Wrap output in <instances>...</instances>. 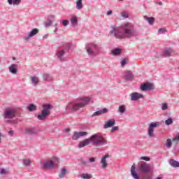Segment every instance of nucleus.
Masks as SVG:
<instances>
[{"mask_svg":"<svg viewBox=\"0 0 179 179\" xmlns=\"http://www.w3.org/2000/svg\"><path fill=\"white\" fill-rule=\"evenodd\" d=\"M166 31H167V30L164 28H160L159 30H158V33L159 34H163V33H166Z\"/></svg>","mask_w":179,"mask_h":179,"instance_id":"c03bdc74","label":"nucleus"},{"mask_svg":"<svg viewBox=\"0 0 179 179\" xmlns=\"http://www.w3.org/2000/svg\"><path fill=\"white\" fill-rule=\"evenodd\" d=\"M22 2V0H14L13 5H19Z\"/></svg>","mask_w":179,"mask_h":179,"instance_id":"49530a36","label":"nucleus"},{"mask_svg":"<svg viewBox=\"0 0 179 179\" xmlns=\"http://www.w3.org/2000/svg\"><path fill=\"white\" fill-rule=\"evenodd\" d=\"M14 134H15V131H13V130H10L8 131V135L10 136H13Z\"/></svg>","mask_w":179,"mask_h":179,"instance_id":"864d4df0","label":"nucleus"},{"mask_svg":"<svg viewBox=\"0 0 179 179\" xmlns=\"http://www.w3.org/2000/svg\"><path fill=\"white\" fill-rule=\"evenodd\" d=\"M77 134L78 135V138H81L82 136H86L87 135V132L86 131H80L77 132Z\"/></svg>","mask_w":179,"mask_h":179,"instance_id":"c9c22d12","label":"nucleus"},{"mask_svg":"<svg viewBox=\"0 0 179 179\" xmlns=\"http://www.w3.org/2000/svg\"><path fill=\"white\" fill-rule=\"evenodd\" d=\"M27 108H28V111H30V112L36 111V110H37V106H36L34 103H29L27 106Z\"/></svg>","mask_w":179,"mask_h":179,"instance_id":"393cba45","label":"nucleus"},{"mask_svg":"<svg viewBox=\"0 0 179 179\" xmlns=\"http://www.w3.org/2000/svg\"><path fill=\"white\" fill-rule=\"evenodd\" d=\"M85 48L89 57L94 58V57H96V51L99 50V46L94 43H87Z\"/></svg>","mask_w":179,"mask_h":179,"instance_id":"423d86ee","label":"nucleus"},{"mask_svg":"<svg viewBox=\"0 0 179 179\" xmlns=\"http://www.w3.org/2000/svg\"><path fill=\"white\" fill-rule=\"evenodd\" d=\"M15 0H8V4L9 5H13V1H14Z\"/></svg>","mask_w":179,"mask_h":179,"instance_id":"6e6d98bb","label":"nucleus"},{"mask_svg":"<svg viewBox=\"0 0 179 179\" xmlns=\"http://www.w3.org/2000/svg\"><path fill=\"white\" fill-rule=\"evenodd\" d=\"M9 72L12 75H16L17 73V64H11L9 67Z\"/></svg>","mask_w":179,"mask_h":179,"instance_id":"f3484780","label":"nucleus"},{"mask_svg":"<svg viewBox=\"0 0 179 179\" xmlns=\"http://www.w3.org/2000/svg\"><path fill=\"white\" fill-rule=\"evenodd\" d=\"M15 117H16V112L15 110L10 109H6L4 110V120H12Z\"/></svg>","mask_w":179,"mask_h":179,"instance_id":"1a4fd4ad","label":"nucleus"},{"mask_svg":"<svg viewBox=\"0 0 179 179\" xmlns=\"http://www.w3.org/2000/svg\"><path fill=\"white\" fill-rule=\"evenodd\" d=\"M76 8L78 10H80V9H83V3H82V0H78L76 1Z\"/></svg>","mask_w":179,"mask_h":179,"instance_id":"a878e982","label":"nucleus"},{"mask_svg":"<svg viewBox=\"0 0 179 179\" xmlns=\"http://www.w3.org/2000/svg\"><path fill=\"white\" fill-rule=\"evenodd\" d=\"M155 179H163V177H157Z\"/></svg>","mask_w":179,"mask_h":179,"instance_id":"680f3d73","label":"nucleus"},{"mask_svg":"<svg viewBox=\"0 0 179 179\" xmlns=\"http://www.w3.org/2000/svg\"><path fill=\"white\" fill-rule=\"evenodd\" d=\"M157 5H159L160 6H162V5H163V2L159 1V2H156L155 3Z\"/></svg>","mask_w":179,"mask_h":179,"instance_id":"4d7b16f0","label":"nucleus"},{"mask_svg":"<svg viewBox=\"0 0 179 179\" xmlns=\"http://www.w3.org/2000/svg\"><path fill=\"white\" fill-rule=\"evenodd\" d=\"M171 139H170V138H168L167 140H166V148H168V149H170V148H171Z\"/></svg>","mask_w":179,"mask_h":179,"instance_id":"4c0bfd02","label":"nucleus"},{"mask_svg":"<svg viewBox=\"0 0 179 179\" xmlns=\"http://www.w3.org/2000/svg\"><path fill=\"white\" fill-rule=\"evenodd\" d=\"M160 122H152L148 126V135L150 138L153 136V134L155 133V128H157V127H160Z\"/></svg>","mask_w":179,"mask_h":179,"instance_id":"6e6552de","label":"nucleus"},{"mask_svg":"<svg viewBox=\"0 0 179 179\" xmlns=\"http://www.w3.org/2000/svg\"><path fill=\"white\" fill-rule=\"evenodd\" d=\"M144 19H145V20H147V22H148V23H149V24H150V26H153V24H155V17H148V16L145 15Z\"/></svg>","mask_w":179,"mask_h":179,"instance_id":"412c9836","label":"nucleus"},{"mask_svg":"<svg viewBox=\"0 0 179 179\" xmlns=\"http://www.w3.org/2000/svg\"><path fill=\"white\" fill-rule=\"evenodd\" d=\"M112 14H113V10H109L106 13L107 16H110V15H112Z\"/></svg>","mask_w":179,"mask_h":179,"instance_id":"5fc2aeb1","label":"nucleus"},{"mask_svg":"<svg viewBox=\"0 0 179 179\" xmlns=\"http://www.w3.org/2000/svg\"><path fill=\"white\" fill-rule=\"evenodd\" d=\"M0 174L1 175L6 174V170L5 169H1L0 171Z\"/></svg>","mask_w":179,"mask_h":179,"instance_id":"8fccbe9b","label":"nucleus"},{"mask_svg":"<svg viewBox=\"0 0 179 179\" xmlns=\"http://www.w3.org/2000/svg\"><path fill=\"white\" fill-rule=\"evenodd\" d=\"M118 129H120V127L118 126H115L112 127L111 131H118Z\"/></svg>","mask_w":179,"mask_h":179,"instance_id":"de8ad7c7","label":"nucleus"},{"mask_svg":"<svg viewBox=\"0 0 179 179\" xmlns=\"http://www.w3.org/2000/svg\"><path fill=\"white\" fill-rule=\"evenodd\" d=\"M48 38V34H45V35H44L43 37V38L44 40H45V38Z\"/></svg>","mask_w":179,"mask_h":179,"instance_id":"13d9d810","label":"nucleus"},{"mask_svg":"<svg viewBox=\"0 0 179 179\" xmlns=\"http://www.w3.org/2000/svg\"><path fill=\"white\" fill-rule=\"evenodd\" d=\"M1 136H2V133H0V143H1Z\"/></svg>","mask_w":179,"mask_h":179,"instance_id":"0e129e2a","label":"nucleus"},{"mask_svg":"<svg viewBox=\"0 0 179 179\" xmlns=\"http://www.w3.org/2000/svg\"><path fill=\"white\" fill-rule=\"evenodd\" d=\"M122 17H124V19H128V17H129V15H128V13L123 11L122 13Z\"/></svg>","mask_w":179,"mask_h":179,"instance_id":"79ce46f5","label":"nucleus"},{"mask_svg":"<svg viewBox=\"0 0 179 179\" xmlns=\"http://www.w3.org/2000/svg\"><path fill=\"white\" fill-rule=\"evenodd\" d=\"M138 160H144L145 162H150V157H141L138 158Z\"/></svg>","mask_w":179,"mask_h":179,"instance_id":"58836bf2","label":"nucleus"},{"mask_svg":"<svg viewBox=\"0 0 179 179\" xmlns=\"http://www.w3.org/2000/svg\"><path fill=\"white\" fill-rule=\"evenodd\" d=\"M72 139L73 141H78V139H79V136L77 131H75L74 134H73Z\"/></svg>","mask_w":179,"mask_h":179,"instance_id":"f704fd0d","label":"nucleus"},{"mask_svg":"<svg viewBox=\"0 0 179 179\" xmlns=\"http://www.w3.org/2000/svg\"><path fill=\"white\" fill-rule=\"evenodd\" d=\"M65 54L66 53L64 50H60L56 52V56L59 59V61H62V62L65 61V59H64V55H65Z\"/></svg>","mask_w":179,"mask_h":179,"instance_id":"2eb2a0df","label":"nucleus"},{"mask_svg":"<svg viewBox=\"0 0 179 179\" xmlns=\"http://www.w3.org/2000/svg\"><path fill=\"white\" fill-rule=\"evenodd\" d=\"M31 82H32L33 85H35V86H36V85H38L40 80H38V78L34 76L31 78Z\"/></svg>","mask_w":179,"mask_h":179,"instance_id":"c85d7f7f","label":"nucleus"},{"mask_svg":"<svg viewBox=\"0 0 179 179\" xmlns=\"http://www.w3.org/2000/svg\"><path fill=\"white\" fill-rule=\"evenodd\" d=\"M38 29L37 28H34L33 29L27 36H25L24 38V40H25V41H27V40H29V38H31V37H34V36H36V34H38Z\"/></svg>","mask_w":179,"mask_h":179,"instance_id":"9b49d317","label":"nucleus"},{"mask_svg":"<svg viewBox=\"0 0 179 179\" xmlns=\"http://www.w3.org/2000/svg\"><path fill=\"white\" fill-rule=\"evenodd\" d=\"M154 89L155 86L150 83H145L141 85V90L142 92H150V90H153Z\"/></svg>","mask_w":179,"mask_h":179,"instance_id":"9d476101","label":"nucleus"},{"mask_svg":"<svg viewBox=\"0 0 179 179\" xmlns=\"http://www.w3.org/2000/svg\"><path fill=\"white\" fill-rule=\"evenodd\" d=\"M127 64V59H123L120 63L121 66H124Z\"/></svg>","mask_w":179,"mask_h":179,"instance_id":"a18cd8bd","label":"nucleus"},{"mask_svg":"<svg viewBox=\"0 0 179 179\" xmlns=\"http://www.w3.org/2000/svg\"><path fill=\"white\" fill-rule=\"evenodd\" d=\"M173 142H176V141H179V133H178V136L173 138Z\"/></svg>","mask_w":179,"mask_h":179,"instance_id":"3c124183","label":"nucleus"},{"mask_svg":"<svg viewBox=\"0 0 179 179\" xmlns=\"http://www.w3.org/2000/svg\"><path fill=\"white\" fill-rule=\"evenodd\" d=\"M141 179H152V176L149 174H144L141 176Z\"/></svg>","mask_w":179,"mask_h":179,"instance_id":"a19ab883","label":"nucleus"},{"mask_svg":"<svg viewBox=\"0 0 179 179\" xmlns=\"http://www.w3.org/2000/svg\"><path fill=\"white\" fill-rule=\"evenodd\" d=\"M118 111L120 113V114H124V113H125V106L122 105L119 106Z\"/></svg>","mask_w":179,"mask_h":179,"instance_id":"2f4dec72","label":"nucleus"},{"mask_svg":"<svg viewBox=\"0 0 179 179\" xmlns=\"http://www.w3.org/2000/svg\"><path fill=\"white\" fill-rule=\"evenodd\" d=\"M92 99L89 96H83L78 99L76 102H70L66 106V110L67 113H74V111H78L80 108L86 107L90 103Z\"/></svg>","mask_w":179,"mask_h":179,"instance_id":"20e7f679","label":"nucleus"},{"mask_svg":"<svg viewBox=\"0 0 179 179\" xmlns=\"http://www.w3.org/2000/svg\"><path fill=\"white\" fill-rule=\"evenodd\" d=\"M81 163H82V164H84V166H88L89 165V164L87 163V161H86L85 159H82Z\"/></svg>","mask_w":179,"mask_h":179,"instance_id":"09e8293b","label":"nucleus"},{"mask_svg":"<svg viewBox=\"0 0 179 179\" xmlns=\"http://www.w3.org/2000/svg\"><path fill=\"white\" fill-rule=\"evenodd\" d=\"M66 168L65 166L62 167L60 170V173L59 174V178H64L66 175Z\"/></svg>","mask_w":179,"mask_h":179,"instance_id":"5701e85b","label":"nucleus"},{"mask_svg":"<svg viewBox=\"0 0 179 179\" xmlns=\"http://www.w3.org/2000/svg\"><path fill=\"white\" fill-rule=\"evenodd\" d=\"M110 31V36H114L116 38H131V37H138L139 32L134 29L129 24H125L122 25L120 29H117L114 27H111Z\"/></svg>","mask_w":179,"mask_h":179,"instance_id":"f257e3e1","label":"nucleus"},{"mask_svg":"<svg viewBox=\"0 0 179 179\" xmlns=\"http://www.w3.org/2000/svg\"><path fill=\"white\" fill-rule=\"evenodd\" d=\"M55 27H58V23L55 24Z\"/></svg>","mask_w":179,"mask_h":179,"instance_id":"e2e57ef3","label":"nucleus"},{"mask_svg":"<svg viewBox=\"0 0 179 179\" xmlns=\"http://www.w3.org/2000/svg\"><path fill=\"white\" fill-rule=\"evenodd\" d=\"M57 30H58V27H56L55 30L53 31L54 33H57Z\"/></svg>","mask_w":179,"mask_h":179,"instance_id":"052dcab7","label":"nucleus"},{"mask_svg":"<svg viewBox=\"0 0 179 179\" xmlns=\"http://www.w3.org/2000/svg\"><path fill=\"white\" fill-rule=\"evenodd\" d=\"M114 125H115V119H110L105 122L103 128L105 129H107L108 128H111L112 127H114Z\"/></svg>","mask_w":179,"mask_h":179,"instance_id":"ddd939ff","label":"nucleus"},{"mask_svg":"<svg viewBox=\"0 0 179 179\" xmlns=\"http://www.w3.org/2000/svg\"><path fill=\"white\" fill-rule=\"evenodd\" d=\"M58 163H59L58 158L54 157L53 160L45 162L41 169L42 170H45V169H54L55 166H58Z\"/></svg>","mask_w":179,"mask_h":179,"instance_id":"0eeeda50","label":"nucleus"},{"mask_svg":"<svg viewBox=\"0 0 179 179\" xmlns=\"http://www.w3.org/2000/svg\"><path fill=\"white\" fill-rule=\"evenodd\" d=\"M152 170V164H148L144 161H140L138 162L137 166H135L134 164L131 167V174L134 179H141L140 174H148Z\"/></svg>","mask_w":179,"mask_h":179,"instance_id":"f03ea898","label":"nucleus"},{"mask_svg":"<svg viewBox=\"0 0 179 179\" xmlns=\"http://www.w3.org/2000/svg\"><path fill=\"white\" fill-rule=\"evenodd\" d=\"M23 164L25 167H27L31 164V161L30 159H23Z\"/></svg>","mask_w":179,"mask_h":179,"instance_id":"7c9ffc66","label":"nucleus"},{"mask_svg":"<svg viewBox=\"0 0 179 179\" xmlns=\"http://www.w3.org/2000/svg\"><path fill=\"white\" fill-rule=\"evenodd\" d=\"M81 178L90 179V178H92V175H90L89 173H82L81 174Z\"/></svg>","mask_w":179,"mask_h":179,"instance_id":"c756f323","label":"nucleus"},{"mask_svg":"<svg viewBox=\"0 0 179 179\" xmlns=\"http://www.w3.org/2000/svg\"><path fill=\"white\" fill-rule=\"evenodd\" d=\"M0 62H1V58H0Z\"/></svg>","mask_w":179,"mask_h":179,"instance_id":"69168bd1","label":"nucleus"},{"mask_svg":"<svg viewBox=\"0 0 179 179\" xmlns=\"http://www.w3.org/2000/svg\"><path fill=\"white\" fill-rule=\"evenodd\" d=\"M124 79L127 82H131L134 79V74L132 73V71H128L125 73Z\"/></svg>","mask_w":179,"mask_h":179,"instance_id":"dca6fc26","label":"nucleus"},{"mask_svg":"<svg viewBox=\"0 0 179 179\" xmlns=\"http://www.w3.org/2000/svg\"><path fill=\"white\" fill-rule=\"evenodd\" d=\"M169 164L170 166H171L172 167H174L175 169H177L178 167H179V162L176 161V159H170L169 160Z\"/></svg>","mask_w":179,"mask_h":179,"instance_id":"4be33fe9","label":"nucleus"},{"mask_svg":"<svg viewBox=\"0 0 179 179\" xmlns=\"http://www.w3.org/2000/svg\"><path fill=\"white\" fill-rule=\"evenodd\" d=\"M89 162H90V163H94V162H96V158L94 157L89 158Z\"/></svg>","mask_w":179,"mask_h":179,"instance_id":"603ef678","label":"nucleus"},{"mask_svg":"<svg viewBox=\"0 0 179 179\" xmlns=\"http://www.w3.org/2000/svg\"><path fill=\"white\" fill-rule=\"evenodd\" d=\"M122 50L120 48H115L111 50V53L113 55H121Z\"/></svg>","mask_w":179,"mask_h":179,"instance_id":"b1692460","label":"nucleus"},{"mask_svg":"<svg viewBox=\"0 0 179 179\" xmlns=\"http://www.w3.org/2000/svg\"><path fill=\"white\" fill-rule=\"evenodd\" d=\"M62 24H63V26H64V27H66V26H68V24H69V21L64 20L62 21Z\"/></svg>","mask_w":179,"mask_h":179,"instance_id":"37998d69","label":"nucleus"},{"mask_svg":"<svg viewBox=\"0 0 179 179\" xmlns=\"http://www.w3.org/2000/svg\"><path fill=\"white\" fill-rule=\"evenodd\" d=\"M43 79L45 82H48V80H51V76L48 73H43Z\"/></svg>","mask_w":179,"mask_h":179,"instance_id":"cd10ccee","label":"nucleus"},{"mask_svg":"<svg viewBox=\"0 0 179 179\" xmlns=\"http://www.w3.org/2000/svg\"><path fill=\"white\" fill-rule=\"evenodd\" d=\"M55 16L54 15H49L46 22H45V27H50V26L52 25V19H55Z\"/></svg>","mask_w":179,"mask_h":179,"instance_id":"6ab92c4d","label":"nucleus"},{"mask_svg":"<svg viewBox=\"0 0 179 179\" xmlns=\"http://www.w3.org/2000/svg\"><path fill=\"white\" fill-rule=\"evenodd\" d=\"M171 124H173V118L169 117L166 120H165V124H166L167 126L171 125Z\"/></svg>","mask_w":179,"mask_h":179,"instance_id":"72a5a7b5","label":"nucleus"},{"mask_svg":"<svg viewBox=\"0 0 179 179\" xmlns=\"http://www.w3.org/2000/svg\"><path fill=\"white\" fill-rule=\"evenodd\" d=\"M107 113H108V109L107 108H105L101 109L100 110H97V111L94 112L91 115V117H99V116L101 115L102 114H106Z\"/></svg>","mask_w":179,"mask_h":179,"instance_id":"4468645a","label":"nucleus"},{"mask_svg":"<svg viewBox=\"0 0 179 179\" xmlns=\"http://www.w3.org/2000/svg\"><path fill=\"white\" fill-rule=\"evenodd\" d=\"M164 54L166 57H170V55H171V50H170V49L165 50L164 51Z\"/></svg>","mask_w":179,"mask_h":179,"instance_id":"e433bc0d","label":"nucleus"},{"mask_svg":"<svg viewBox=\"0 0 179 179\" xmlns=\"http://www.w3.org/2000/svg\"><path fill=\"white\" fill-rule=\"evenodd\" d=\"M71 47H72L71 43H66L63 45V48L64 49V50L65 52H69V51L71 50Z\"/></svg>","mask_w":179,"mask_h":179,"instance_id":"bb28decb","label":"nucleus"},{"mask_svg":"<svg viewBox=\"0 0 179 179\" xmlns=\"http://www.w3.org/2000/svg\"><path fill=\"white\" fill-rule=\"evenodd\" d=\"M139 99H143V94L138 92H133L131 94V101H136V100H139Z\"/></svg>","mask_w":179,"mask_h":179,"instance_id":"f8f14e48","label":"nucleus"},{"mask_svg":"<svg viewBox=\"0 0 179 179\" xmlns=\"http://www.w3.org/2000/svg\"><path fill=\"white\" fill-rule=\"evenodd\" d=\"M65 131L66 134H69V132H71V129H66Z\"/></svg>","mask_w":179,"mask_h":179,"instance_id":"bf43d9fd","label":"nucleus"},{"mask_svg":"<svg viewBox=\"0 0 179 179\" xmlns=\"http://www.w3.org/2000/svg\"><path fill=\"white\" fill-rule=\"evenodd\" d=\"M169 108V104L164 103L162 104V110H163L164 111L167 110Z\"/></svg>","mask_w":179,"mask_h":179,"instance_id":"ea45409f","label":"nucleus"},{"mask_svg":"<svg viewBox=\"0 0 179 179\" xmlns=\"http://www.w3.org/2000/svg\"><path fill=\"white\" fill-rule=\"evenodd\" d=\"M52 105L51 103H46L43 105V110L41 113L38 115V120L40 121H44L50 114H51V110H52Z\"/></svg>","mask_w":179,"mask_h":179,"instance_id":"39448f33","label":"nucleus"},{"mask_svg":"<svg viewBox=\"0 0 179 179\" xmlns=\"http://www.w3.org/2000/svg\"><path fill=\"white\" fill-rule=\"evenodd\" d=\"M108 157H110V155L106 154L101 158V164H102L103 169H106L107 167V160L106 159H108Z\"/></svg>","mask_w":179,"mask_h":179,"instance_id":"a211bd4d","label":"nucleus"},{"mask_svg":"<svg viewBox=\"0 0 179 179\" xmlns=\"http://www.w3.org/2000/svg\"><path fill=\"white\" fill-rule=\"evenodd\" d=\"M25 133L28 135H37L38 134L36 129H27Z\"/></svg>","mask_w":179,"mask_h":179,"instance_id":"aec40b11","label":"nucleus"},{"mask_svg":"<svg viewBox=\"0 0 179 179\" xmlns=\"http://www.w3.org/2000/svg\"><path fill=\"white\" fill-rule=\"evenodd\" d=\"M71 24H78V17H73L70 20Z\"/></svg>","mask_w":179,"mask_h":179,"instance_id":"473e14b6","label":"nucleus"},{"mask_svg":"<svg viewBox=\"0 0 179 179\" xmlns=\"http://www.w3.org/2000/svg\"><path fill=\"white\" fill-rule=\"evenodd\" d=\"M93 145V146H103L107 145V141L99 134H95L91 136L88 138H85L84 141H80L78 144V148L80 149L87 146V145Z\"/></svg>","mask_w":179,"mask_h":179,"instance_id":"7ed1b4c3","label":"nucleus"}]
</instances>
